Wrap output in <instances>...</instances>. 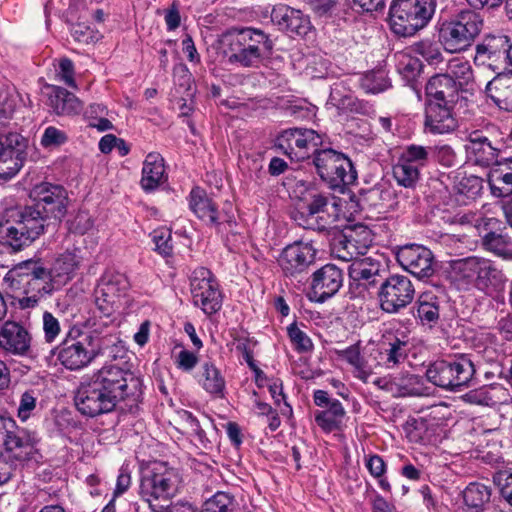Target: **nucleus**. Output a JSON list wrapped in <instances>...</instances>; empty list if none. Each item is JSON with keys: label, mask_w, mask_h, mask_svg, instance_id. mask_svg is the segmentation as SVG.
Listing matches in <instances>:
<instances>
[{"label": "nucleus", "mask_w": 512, "mask_h": 512, "mask_svg": "<svg viewBox=\"0 0 512 512\" xmlns=\"http://www.w3.org/2000/svg\"><path fill=\"white\" fill-rule=\"evenodd\" d=\"M272 22L290 36H305L311 29V22L302 11L287 5H277L271 12Z\"/></svg>", "instance_id": "5701e85b"}, {"label": "nucleus", "mask_w": 512, "mask_h": 512, "mask_svg": "<svg viewBox=\"0 0 512 512\" xmlns=\"http://www.w3.org/2000/svg\"><path fill=\"white\" fill-rule=\"evenodd\" d=\"M486 249L504 260H512V238L507 234L489 232L483 238Z\"/></svg>", "instance_id": "79ce46f5"}, {"label": "nucleus", "mask_w": 512, "mask_h": 512, "mask_svg": "<svg viewBox=\"0 0 512 512\" xmlns=\"http://www.w3.org/2000/svg\"><path fill=\"white\" fill-rule=\"evenodd\" d=\"M13 221L0 222V242L17 252L56 225L33 204L13 212Z\"/></svg>", "instance_id": "7ed1b4c3"}, {"label": "nucleus", "mask_w": 512, "mask_h": 512, "mask_svg": "<svg viewBox=\"0 0 512 512\" xmlns=\"http://www.w3.org/2000/svg\"><path fill=\"white\" fill-rule=\"evenodd\" d=\"M400 266L419 279L429 278L434 272V255L430 249L418 245L407 244L396 253Z\"/></svg>", "instance_id": "6ab92c4d"}, {"label": "nucleus", "mask_w": 512, "mask_h": 512, "mask_svg": "<svg viewBox=\"0 0 512 512\" xmlns=\"http://www.w3.org/2000/svg\"><path fill=\"white\" fill-rule=\"evenodd\" d=\"M37 444L38 439L35 433L17 427L3 445L4 451L2 453L13 463L23 468L31 460H35L38 454Z\"/></svg>", "instance_id": "aec40b11"}, {"label": "nucleus", "mask_w": 512, "mask_h": 512, "mask_svg": "<svg viewBox=\"0 0 512 512\" xmlns=\"http://www.w3.org/2000/svg\"><path fill=\"white\" fill-rule=\"evenodd\" d=\"M236 502L232 495L226 492H217L206 500L201 512H233Z\"/></svg>", "instance_id": "8fccbe9b"}, {"label": "nucleus", "mask_w": 512, "mask_h": 512, "mask_svg": "<svg viewBox=\"0 0 512 512\" xmlns=\"http://www.w3.org/2000/svg\"><path fill=\"white\" fill-rule=\"evenodd\" d=\"M142 396L141 378L128 368L112 364L85 376L74 402L83 416L94 418L114 411L121 402L130 408L137 406Z\"/></svg>", "instance_id": "f257e3e1"}, {"label": "nucleus", "mask_w": 512, "mask_h": 512, "mask_svg": "<svg viewBox=\"0 0 512 512\" xmlns=\"http://www.w3.org/2000/svg\"><path fill=\"white\" fill-rule=\"evenodd\" d=\"M433 153V147L411 144L404 149L400 159L409 164L418 166L419 169L427 165Z\"/></svg>", "instance_id": "de8ad7c7"}, {"label": "nucleus", "mask_w": 512, "mask_h": 512, "mask_svg": "<svg viewBox=\"0 0 512 512\" xmlns=\"http://www.w3.org/2000/svg\"><path fill=\"white\" fill-rule=\"evenodd\" d=\"M223 44L227 62L241 68H259L271 58L274 48L270 36L253 27L229 30Z\"/></svg>", "instance_id": "f03ea898"}, {"label": "nucleus", "mask_w": 512, "mask_h": 512, "mask_svg": "<svg viewBox=\"0 0 512 512\" xmlns=\"http://www.w3.org/2000/svg\"><path fill=\"white\" fill-rule=\"evenodd\" d=\"M492 388L483 386L479 389L469 391L464 395V400L471 404L489 406L494 403L493 396L490 394Z\"/></svg>", "instance_id": "bf43d9fd"}, {"label": "nucleus", "mask_w": 512, "mask_h": 512, "mask_svg": "<svg viewBox=\"0 0 512 512\" xmlns=\"http://www.w3.org/2000/svg\"><path fill=\"white\" fill-rule=\"evenodd\" d=\"M58 76L67 86L76 88L74 64L69 58H62L60 60Z\"/></svg>", "instance_id": "338daca9"}, {"label": "nucleus", "mask_w": 512, "mask_h": 512, "mask_svg": "<svg viewBox=\"0 0 512 512\" xmlns=\"http://www.w3.org/2000/svg\"><path fill=\"white\" fill-rule=\"evenodd\" d=\"M203 369V388L213 396L223 397L225 389V380L220 371L211 363H204Z\"/></svg>", "instance_id": "a18cd8bd"}, {"label": "nucleus", "mask_w": 512, "mask_h": 512, "mask_svg": "<svg viewBox=\"0 0 512 512\" xmlns=\"http://www.w3.org/2000/svg\"><path fill=\"white\" fill-rule=\"evenodd\" d=\"M58 361L69 370H78L91 363L101 352V346L94 344L92 336L82 335L77 328H71L62 343L52 350Z\"/></svg>", "instance_id": "9b49d317"}, {"label": "nucleus", "mask_w": 512, "mask_h": 512, "mask_svg": "<svg viewBox=\"0 0 512 512\" xmlns=\"http://www.w3.org/2000/svg\"><path fill=\"white\" fill-rule=\"evenodd\" d=\"M490 498L491 489L481 483H470L463 491L467 512H483Z\"/></svg>", "instance_id": "e433bc0d"}, {"label": "nucleus", "mask_w": 512, "mask_h": 512, "mask_svg": "<svg viewBox=\"0 0 512 512\" xmlns=\"http://www.w3.org/2000/svg\"><path fill=\"white\" fill-rule=\"evenodd\" d=\"M436 160L444 166L450 167L455 161V153L453 149L447 145L441 147H433Z\"/></svg>", "instance_id": "774afa93"}, {"label": "nucleus", "mask_w": 512, "mask_h": 512, "mask_svg": "<svg viewBox=\"0 0 512 512\" xmlns=\"http://www.w3.org/2000/svg\"><path fill=\"white\" fill-rule=\"evenodd\" d=\"M69 232L84 235L93 227V220L87 211H78L66 222Z\"/></svg>", "instance_id": "6e6d98bb"}, {"label": "nucleus", "mask_w": 512, "mask_h": 512, "mask_svg": "<svg viewBox=\"0 0 512 512\" xmlns=\"http://www.w3.org/2000/svg\"><path fill=\"white\" fill-rule=\"evenodd\" d=\"M488 183L496 196L512 194V157L500 160L490 169Z\"/></svg>", "instance_id": "473e14b6"}, {"label": "nucleus", "mask_w": 512, "mask_h": 512, "mask_svg": "<svg viewBox=\"0 0 512 512\" xmlns=\"http://www.w3.org/2000/svg\"><path fill=\"white\" fill-rule=\"evenodd\" d=\"M189 205L198 218L219 230L225 225L231 227L234 222V216L228 211L219 212L216 204L200 188L192 189Z\"/></svg>", "instance_id": "412c9836"}, {"label": "nucleus", "mask_w": 512, "mask_h": 512, "mask_svg": "<svg viewBox=\"0 0 512 512\" xmlns=\"http://www.w3.org/2000/svg\"><path fill=\"white\" fill-rule=\"evenodd\" d=\"M129 281L125 274L107 270L101 276L95 289V305L93 318L87 324L95 333L101 332V327H107L113 322L117 301L129 289Z\"/></svg>", "instance_id": "423d86ee"}, {"label": "nucleus", "mask_w": 512, "mask_h": 512, "mask_svg": "<svg viewBox=\"0 0 512 512\" xmlns=\"http://www.w3.org/2000/svg\"><path fill=\"white\" fill-rule=\"evenodd\" d=\"M377 294L381 309L394 314L412 303L415 287L408 276L392 274L381 281Z\"/></svg>", "instance_id": "f8f14e48"}, {"label": "nucleus", "mask_w": 512, "mask_h": 512, "mask_svg": "<svg viewBox=\"0 0 512 512\" xmlns=\"http://www.w3.org/2000/svg\"><path fill=\"white\" fill-rule=\"evenodd\" d=\"M437 0H392L389 24L398 36L409 37L425 28L435 14Z\"/></svg>", "instance_id": "0eeeda50"}, {"label": "nucleus", "mask_w": 512, "mask_h": 512, "mask_svg": "<svg viewBox=\"0 0 512 512\" xmlns=\"http://www.w3.org/2000/svg\"><path fill=\"white\" fill-rule=\"evenodd\" d=\"M79 266V259L72 252L61 254L50 269L53 284H64L72 278Z\"/></svg>", "instance_id": "4c0bfd02"}, {"label": "nucleus", "mask_w": 512, "mask_h": 512, "mask_svg": "<svg viewBox=\"0 0 512 512\" xmlns=\"http://www.w3.org/2000/svg\"><path fill=\"white\" fill-rule=\"evenodd\" d=\"M337 355L346 360L355 369V376L367 382L370 376V371L367 368L366 361L360 354V348L358 344L351 345L343 350L336 351Z\"/></svg>", "instance_id": "37998d69"}, {"label": "nucleus", "mask_w": 512, "mask_h": 512, "mask_svg": "<svg viewBox=\"0 0 512 512\" xmlns=\"http://www.w3.org/2000/svg\"><path fill=\"white\" fill-rule=\"evenodd\" d=\"M34 205L57 226L67 213L68 194L64 187L42 183L33 190Z\"/></svg>", "instance_id": "a211bd4d"}, {"label": "nucleus", "mask_w": 512, "mask_h": 512, "mask_svg": "<svg viewBox=\"0 0 512 512\" xmlns=\"http://www.w3.org/2000/svg\"><path fill=\"white\" fill-rule=\"evenodd\" d=\"M22 468L0 452V485L7 483Z\"/></svg>", "instance_id": "0e129e2a"}, {"label": "nucleus", "mask_w": 512, "mask_h": 512, "mask_svg": "<svg viewBox=\"0 0 512 512\" xmlns=\"http://www.w3.org/2000/svg\"><path fill=\"white\" fill-rule=\"evenodd\" d=\"M393 176L399 185L405 188H414L419 180L420 173L418 166L399 159L393 167Z\"/></svg>", "instance_id": "49530a36"}, {"label": "nucleus", "mask_w": 512, "mask_h": 512, "mask_svg": "<svg viewBox=\"0 0 512 512\" xmlns=\"http://www.w3.org/2000/svg\"><path fill=\"white\" fill-rule=\"evenodd\" d=\"M465 150L481 166H495L500 161V149L481 130H473L467 135Z\"/></svg>", "instance_id": "393cba45"}, {"label": "nucleus", "mask_w": 512, "mask_h": 512, "mask_svg": "<svg viewBox=\"0 0 512 512\" xmlns=\"http://www.w3.org/2000/svg\"><path fill=\"white\" fill-rule=\"evenodd\" d=\"M26 140L19 133L0 135V179H12L22 168L26 158Z\"/></svg>", "instance_id": "f3484780"}, {"label": "nucleus", "mask_w": 512, "mask_h": 512, "mask_svg": "<svg viewBox=\"0 0 512 512\" xmlns=\"http://www.w3.org/2000/svg\"><path fill=\"white\" fill-rule=\"evenodd\" d=\"M343 284V273L334 264H327L313 274L312 293L317 302H324L334 296Z\"/></svg>", "instance_id": "b1692460"}, {"label": "nucleus", "mask_w": 512, "mask_h": 512, "mask_svg": "<svg viewBox=\"0 0 512 512\" xmlns=\"http://www.w3.org/2000/svg\"><path fill=\"white\" fill-rule=\"evenodd\" d=\"M486 94L501 109L512 111V70L498 72L485 88Z\"/></svg>", "instance_id": "7c9ffc66"}, {"label": "nucleus", "mask_w": 512, "mask_h": 512, "mask_svg": "<svg viewBox=\"0 0 512 512\" xmlns=\"http://www.w3.org/2000/svg\"><path fill=\"white\" fill-rule=\"evenodd\" d=\"M512 43L508 36L502 34L486 35L475 47L474 63H483L484 55L491 52L511 51Z\"/></svg>", "instance_id": "58836bf2"}, {"label": "nucleus", "mask_w": 512, "mask_h": 512, "mask_svg": "<svg viewBox=\"0 0 512 512\" xmlns=\"http://www.w3.org/2000/svg\"><path fill=\"white\" fill-rule=\"evenodd\" d=\"M313 400L316 406L324 408L315 413L317 425L325 432L339 429L346 414L341 402L330 398L324 390H315Z\"/></svg>", "instance_id": "4be33fe9"}, {"label": "nucleus", "mask_w": 512, "mask_h": 512, "mask_svg": "<svg viewBox=\"0 0 512 512\" xmlns=\"http://www.w3.org/2000/svg\"><path fill=\"white\" fill-rule=\"evenodd\" d=\"M475 373L474 364L467 355L451 360H436L426 370L429 382L440 388L459 391L467 386Z\"/></svg>", "instance_id": "9d476101"}, {"label": "nucleus", "mask_w": 512, "mask_h": 512, "mask_svg": "<svg viewBox=\"0 0 512 512\" xmlns=\"http://www.w3.org/2000/svg\"><path fill=\"white\" fill-rule=\"evenodd\" d=\"M180 484L178 469L161 462L143 474L139 494L153 512H161L178 494Z\"/></svg>", "instance_id": "39448f33"}, {"label": "nucleus", "mask_w": 512, "mask_h": 512, "mask_svg": "<svg viewBox=\"0 0 512 512\" xmlns=\"http://www.w3.org/2000/svg\"><path fill=\"white\" fill-rule=\"evenodd\" d=\"M316 249L310 243L294 242L286 246L278 259L285 277L298 283L306 280L309 268L315 263Z\"/></svg>", "instance_id": "2eb2a0df"}, {"label": "nucleus", "mask_w": 512, "mask_h": 512, "mask_svg": "<svg viewBox=\"0 0 512 512\" xmlns=\"http://www.w3.org/2000/svg\"><path fill=\"white\" fill-rule=\"evenodd\" d=\"M448 76L454 79L459 89H473L474 74L470 63L461 58H453L448 63Z\"/></svg>", "instance_id": "a19ab883"}, {"label": "nucleus", "mask_w": 512, "mask_h": 512, "mask_svg": "<svg viewBox=\"0 0 512 512\" xmlns=\"http://www.w3.org/2000/svg\"><path fill=\"white\" fill-rule=\"evenodd\" d=\"M360 85L366 93L376 94L386 90L390 83L383 70H376L363 75Z\"/></svg>", "instance_id": "09e8293b"}, {"label": "nucleus", "mask_w": 512, "mask_h": 512, "mask_svg": "<svg viewBox=\"0 0 512 512\" xmlns=\"http://www.w3.org/2000/svg\"><path fill=\"white\" fill-rule=\"evenodd\" d=\"M287 332L298 351L307 352L313 348L311 339L306 335V333L298 328L296 323L291 324L287 328Z\"/></svg>", "instance_id": "13d9d810"}, {"label": "nucleus", "mask_w": 512, "mask_h": 512, "mask_svg": "<svg viewBox=\"0 0 512 512\" xmlns=\"http://www.w3.org/2000/svg\"><path fill=\"white\" fill-rule=\"evenodd\" d=\"M423 69V64L418 58L404 57L398 65L400 74L408 82L415 81L420 76Z\"/></svg>", "instance_id": "4d7b16f0"}, {"label": "nucleus", "mask_w": 512, "mask_h": 512, "mask_svg": "<svg viewBox=\"0 0 512 512\" xmlns=\"http://www.w3.org/2000/svg\"><path fill=\"white\" fill-rule=\"evenodd\" d=\"M323 143L322 136L315 130L307 128H291L283 131L276 139V147L291 159L302 161L312 158Z\"/></svg>", "instance_id": "4468645a"}, {"label": "nucleus", "mask_w": 512, "mask_h": 512, "mask_svg": "<svg viewBox=\"0 0 512 512\" xmlns=\"http://www.w3.org/2000/svg\"><path fill=\"white\" fill-rule=\"evenodd\" d=\"M165 180L164 159L158 153H149L143 164L142 188L145 191H153Z\"/></svg>", "instance_id": "72a5a7b5"}, {"label": "nucleus", "mask_w": 512, "mask_h": 512, "mask_svg": "<svg viewBox=\"0 0 512 512\" xmlns=\"http://www.w3.org/2000/svg\"><path fill=\"white\" fill-rule=\"evenodd\" d=\"M341 208L327 210L318 214L303 216V213H293V219L304 229H310L319 233L335 232V224L338 221Z\"/></svg>", "instance_id": "2f4dec72"}, {"label": "nucleus", "mask_w": 512, "mask_h": 512, "mask_svg": "<svg viewBox=\"0 0 512 512\" xmlns=\"http://www.w3.org/2000/svg\"><path fill=\"white\" fill-rule=\"evenodd\" d=\"M380 271V264L378 262H373L370 258H364L354 261L349 266L348 275L351 284L368 289L369 287L380 285L383 280Z\"/></svg>", "instance_id": "c756f323"}, {"label": "nucleus", "mask_w": 512, "mask_h": 512, "mask_svg": "<svg viewBox=\"0 0 512 512\" xmlns=\"http://www.w3.org/2000/svg\"><path fill=\"white\" fill-rule=\"evenodd\" d=\"M338 207L340 204L336 197L322 192H314L308 195L303 207L294 213H303V216H309Z\"/></svg>", "instance_id": "ea45409f"}, {"label": "nucleus", "mask_w": 512, "mask_h": 512, "mask_svg": "<svg viewBox=\"0 0 512 512\" xmlns=\"http://www.w3.org/2000/svg\"><path fill=\"white\" fill-rule=\"evenodd\" d=\"M394 383L403 390L405 394H414L417 391L416 386L420 383L418 376L410 373L400 374L394 378Z\"/></svg>", "instance_id": "69168bd1"}, {"label": "nucleus", "mask_w": 512, "mask_h": 512, "mask_svg": "<svg viewBox=\"0 0 512 512\" xmlns=\"http://www.w3.org/2000/svg\"><path fill=\"white\" fill-rule=\"evenodd\" d=\"M484 21L473 10L461 11L454 19L439 25L438 38L446 52L461 53L472 46L482 31Z\"/></svg>", "instance_id": "6e6552de"}, {"label": "nucleus", "mask_w": 512, "mask_h": 512, "mask_svg": "<svg viewBox=\"0 0 512 512\" xmlns=\"http://www.w3.org/2000/svg\"><path fill=\"white\" fill-rule=\"evenodd\" d=\"M440 41L423 39L412 45V51L421 56L429 65H438L444 61Z\"/></svg>", "instance_id": "c03bdc74"}, {"label": "nucleus", "mask_w": 512, "mask_h": 512, "mask_svg": "<svg viewBox=\"0 0 512 512\" xmlns=\"http://www.w3.org/2000/svg\"><path fill=\"white\" fill-rule=\"evenodd\" d=\"M312 163L320 179L334 191L343 193L357 180V171L350 158L332 148L316 152Z\"/></svg>", "instance_id": "1a4fd4ad"}, {"label": "nucleus", "mask_w": 512, "mask_h": 512, "mask_svg": "<svg viewBox=\"0 0 512 512\" xmlns=\"http://www.w3.org/2000/svg\"><path fill=\"white\" fill-rule=\"evenodd\" d=\"M372 242V231L366 225L356 224L334 232L331 250L337 258L351 261L364 255Z\"/></svg>", "instance_id": "ddd939ff"}, {"label": "nucleus", "mask_w": 512, "mask_h": 512, "mask_svg": "<svg viewBox=\"0 0 512 512\" xmlns=\"http://www.w3.org/2000/svg\"><path fill=\"white\" fill-rule=\"evenodd\" d=\"M395 192L387 183H379L361 193V202L375 209L388 208L393 205Z\"/></svg>", "instance_id": "c9c22d12"}, {"label": "nucleus", "mask_w": 512, "mask_h": 512, "mask_svg": "<svg viewBox=\"0 0 512 512\" xmlns=\"http://www.w3.org/2000/svg\"><path fill=\"white\" fill-rule=\"evenodd\" d=\"M67 135L64 131L57 129L56 127L49 126L45 129L42 138L41 145L43 147L60 146L67 141Z\"/></svg>", "instance_id": "680f3d73"}, {"label": "nucleus", "mask_w": 512, "mask_h": 512, "mask_svg": "<svg viewBox=\"0 0 512 512\" xmlns=\"http://www.w3.org/2000/svg\"><path fill=\"white\" fill-rule=\"evenodd\" d=\"M0 347L14 355L28 356L31 352V336L19 323L6 321L0 330Z\"/></svg>", "instance_id": "a878e982"}, {"label": "nucleus", "mask_w": 512, "mask_h": 512, "mask_svg": "<svg viewBox=\"0 0 512 512\" xmlns=\"http://www.w3.org/2000/svg\"><path fill=\"white\" fill-rule=\"evenodd\" d=\"M156 250L163 256L172 254L171 232L168 230H155L152 234Z\"/></svg>", "instance_id": "052dcab7"}, {"label": "nucleus", "mask_w": 512, "mask_h": 512, "mask_svg": "<svg viewBox=\"0 0 512 512\" xmlns=\"http://www.w3.org/2000/svg\"><path fill=\"white\" fill-rule=\"evenodd\" d=\"M21 269L25 270V275L30 277L27 284L32 290L38 293L51 294L54 290V284L50 269L45 268L39 261H25Z\"/></svg>", "instance_id": "f704fd0d"}, {"label": "nucleus", "mask_w": 512, "mask_h": 512, "mask_svg": "<svg viewBox=\"0 0 512 512\" xmlns=\"http://www.w3.org/2000/svg\"><path fill=\"white\" fill-rule=\"evenodd\" d=\"M459 90V85L448 74H436L426 84V101L455 105L459 99Z\"/></svg>", "instance_id": "cd10ccee"}, {"label": "nucleus", "mask_w": 512, "mask_h": 512, "mask_svg": "<svg viewBox=\"0 0 512 512\" xmlns=\"http://www.w3.org/2000/svg\"><path fill=\"white\" fill-rule=\"evenodd\" d=\"M482 179L475 175L462 177L455 185L458 194L473 199L481 193Z\"/></svg>", "instance_id": "5fc2aeb1"}, {"label": "nucleus", "mask_w": 512, "mask_h": 512, "mask_svg": "<svg viewBox=\"0 0 512 512\" xmlns=\"http://www.w3.org/2000/svg\"><path fill=\"white\" fill-rule=\"evenodd\" d=\"M432 297L423 294L419 297L417 316L422 322L433 323L439 319V307Z\"/></svg>", "instance_id": "864d4df0"}, {"label": "nucleus", "mask_w": 512, "mask_h": 512, "mask_svg": "<svg viewBox=\"0 0 512 512\" xmlns=\"http://www.w3.org/2000/svg\"><path fill=\"white\" fill-rule=\"evenodd\" d=\"M408 356L407 342L397 337L389 342V348L385 350L384 364L387 368H394L403 363Z\"/></svg>", "instance_id": "3c124183"}, {"label": "nucleus", "mask_w": 512, "mask_h": 512, "mask_svg": "<svg viewBox=\"0 0 512 512\" xmlns=\"http://www.w3.org/2000/svg\"><path fill=\"white\" fill-rule=\"evenodd\" d=\"M48 106L59 116H72L79 114L83 109L82 101L67 89L48 85Z\"/></svg>", "instance_id": "c85d7f7f"}, {"label": "nucleus", "mask_w": 512, "mask_h": 512, "mask_svg": "<svg viewBox=\"0 0 512 512\" xmlns=\"http://www.w3.org/2000/svg\"><path fill=\"white\" fill-rule=\"evenodd\" d=\"M190 286L194 304L200 306L205 314L212 315L220 310L222 296L210 270L204 267L196 269L192 274Z\"/></svg>", "instance_id": "dca6fc26"}, {"label": "nucleus", "mask_w": 512, "mask_h": 512, "mask_svg": "<svg viewBox=\"0 0 512 512\" xmlns=\"http://www.w3.org/2000/svg\"><path fill=\"white\" fill-rule=\"evenodd\" d=\"M456 279L492 296L499 293L507 282L503 271L491 260L480 257H467L450 262Z\"/></svg>", "instance_id": "20e7f679"}, {"label": "nucleus", "mask_w": 512, "mask_h": 512, "mask_svg": "<svg viewBox=\"0 0 512 512\" xmlns=\"http://www.w3.org/2000/svg\"><path fill=\"white\" fill-rule=\"evenodd\" d=\"M483 63H475L476 66H486L497 75L498 72H504L512 68V56L510 51L491 52L484 55Z\"/></svg>", "instance_id": "603ef678"}, {"label": "nucleus", "mask_w": 512, "mask_h": 512, "mask_svg": "<svg viewBox=\"0 0 512 512\" xmlns=\"http://www.w3.org/2000/svg\"><path fill=\"white\" fill-rule=\"evenodd\" d=\"M455 105H446L440 102L426 101L425 127L431 133L444 134L457 127V120L453 115Z\"/></svg>", "instance_id": "bb28decb"}, {"label": "nucleus", "mask_w": 512, "mask_h": 512, "mask_svg": "<svg viewBox=\"0 0 512 512\" xmlns=\"http://www.w3.org/2000/svg\"><path fill=\"white\" fill-rule=\"evenodd\" d=\"M43 331L45 340L52 343L61 332L60 323L52 313L45 311L43 314Z\"/></svg>", "instance_id": "e2e57ef3"}]
</instances>
